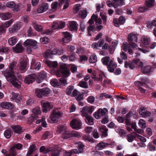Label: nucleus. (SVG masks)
<instances>
[{"label":"nucleus","mask_w":156,"mask_h":156,"mask_svg":"<svg viewBox=\"0 0 156 156\" xmlns=\"http://www.w3.org/2000/svg\"><path fill=\"white\" fill-rule=\"evenodd\" d=\"M17 62H12L9 66V69L3 72L7 80L10 82L14 87L18 88L20 87L21 83L16 77L15 75L17 73Z\"/></svg>","instance_id":"nucleus-1"},{"label":"nucleus","mask_w":156,"mask_h":156,"mask_svg":"<svg viewBox=\"0 0 156 156\" xmlns=\"http://www.w3.org/2000/svg\"><path fill=\"white\" fill-rule=\"evenodd\" d=\"M62 116V114L57 109H53L50 116L48 119V122L51 123H56Z\"/></svg>","instance_id":"nucleus-2"},{"label":"nucleus","mask_w":156,"mask_h":156,"mask_svg":"<svg viewBox=\"0 0 156 156\" xmlns=\"http://www.w3.org/2000/svg\"><path fill=\"white\" fill-rule=\"evenodd\" d=\"M41 113V111L40 110L39 106L35 107L32 110V114L28 119V121L29 124L31 123L38 117L39 115Z\"/></svg>","instance_id":"nucleus-3"},{"label":"nucleus","mask_w":156,"mask_h":156,"mask_svg":"<svg viewBox=\"0 0 156 156\" xmlns=\"http://www.w3.org/2000/svg\"><path fill=\"white\" fill-rule=\"evenodd\" d=\"M60 73H62L63 76L65 77H67L69 76L70 72L66 64H63L61 65L59 70H58L56 73V75L59 77L60 76Z\"/></svg>","instance_id":"nucleus-4"},{"label":"nucleus","mask_w":156,"mask_h":156,"mask_svg":"<svg viewBox=\"0 0 156 156\" xmlns=\"http://www.w3.org/2000/svg\"><path fill=\"white\" fill-rule=\"evenodd\" d=\"M37 42L34 40L27 39L24 42L23 44L24 46H27V51L28 53H30L31 52L32 50L30 48H29V47L31 46L34 49H36L37 48Z\"/></svg>","instance_id":"nucleus-5"},{"label":"nucleus","mask_w":156,"mask_h":156,"mask_svg":"<svg viewBox=\"0 0 156 156\" xmlns=\"http://www.w3.org/2000/svg\"><path fill=\"white\" fill-rule=\"evenodd\" d=\"M70 125L73 128L78 129L81 128L82 124L79 120L76 119H73L71 121Z\"/></svg>","instance_id":"nucleus-6"},{"label":"nucleus","mask_w":156,"mask_h":156,"mask_svg":"<svg viewBox=\"0 0 156 156\" xmlns=\"http://www.w3.org/2000/svg\"><path fill=\"white\" fill-rule=\"evenodd\" d=\"M41 105L43 108L42 111L46 113L52 108V107L48 102L45 101H42L41 102Z\"/></svg>","instance_id":"nucleus-7"},{"label":"nucleus","mask_w":156,"mask_h":156,"mask_svg":"<svg viewBox=\"0 0 156 156\" xmlns=\"http://www.w3.org/2000/svg\"><path fill=\"white\" fill-rule=\"evenodd\" d=\"M36 78V76L34 74L29 75L25 78L24 81L26 83L29 84L34 81Z\"/></svg>","instance_id":"nucleus-8"},{"label":"nucleus","mask_w":156,"mask_h":156,"mask_svg":"<svg viewBox=\"0 0 156 156\" xmlns=\"http://www.w3.org/2000/svg\"><path fill=\"white\" fill-rule=\"evenodd\" d=\"M31 68L37 70H38L40 69L41 65L40 62L37 61L36 60L33 59L31 62Z\"/></svg>","instance_id":"nucleus-9"},{"label":"nucleus","mask_w":156,"mask_h":156,"mask_svg":"<svg viewBox=\"0 0 156 156\" xmlns=\"http://www.w3.org/2000/svg\"><path fill=\"white\" fill-rule=\"evenodd\" d=\"M48 8V5L47 3H44L38 8L37 12L38 13H42L46 11Z\"/></svg>","instance_id":"nucleus-10"},{"label":"nucleus","mask_w":156,"mask_h":156,"mask_svg":"<svg viewBox=\"0 0 156 156\" xmlns=\"http://www.w3.org/2000/svg\"><path fill=\"white\" fill-rule=\"evenodd\" d=\"M62 34L63 36V37L62 38V41L65 43L69 42L71 38L70 34L68 32H63Z\"/></svg>","instance_id":"nucleus-11"},{"label":"nucleus","mask_w":156,"mask_h":156,"mask_svg":"<svg viewBox=\"0 0 156 156\" xmlns=\"http://www.w3.org/2000/svg\"><path fill=\"white\" fill-rule=\"evenodd\" d=\"M145 109V108L144 107H141L139 112L140 115L144 117L149 116L151 115V112L149 111H146Z\"/></svg>","instance_id":"nucleus-12"},{"label":"nucleus","mask_w":156,"mask_h":156,"mask_svg":"<svg viewBox=\"0 0 156 156\" xmlns=\"http://www.w3.org/2000/svg\"><path fill=\"white\" fill-rule=\"evenodd\" d=\"M128 52L130 54H133V49L137 47L136 44L132 41H128Z\"/></svg>","instance_id":"nucleus-13"},{"label":"nucleus","mask_w":156,"mask_h":156,"mask_svg":"<svg viewBox=\"0 0 156 156\" xmlns=\"http://www.w3.org/2000/svg\"><path fill=\"white\" fill-rule=\"evenodd\" d=\"M27 62L26 60L21 59L19 66L20 69L21 71H25L26 70Z\"/></svg>","instance_id":"nucleus-14"},{"label":"nucleus","mask_w":156,"mask_h":156,"mask_svg":"<svg viewBox=\"0 0 156 156\" xmlns=\"http://www.w3.org/2000/svg\"><path fill=\"white\" fill-rule=\"evenodd\" d=\"M99 130L102 133V136L106 137L108 136V129L105 126H102L99 127Z\"/></svg>","instance_id":"nucleus-15"},{"label":"nucleus","mask_w":156,"mask_h":156,"mask_svg":"<svg viewBox=\"0 0 156 156\" xmlns=\"http://www.w3.org/2000/svg\"><path fill=\"white\" fill-rule=\"evenodd\" d=\"M105 40L102 39L99 40L98 43L95 42L92 44V47L96 49H98V47H101L104 44Z\"/></svg>","instance_id":"nucleus-16"},{"label":"nucleus","mask_w":156,"mask_h":156,"mask_svg":"<svg viewBox=\"0 0 156 156\" xmlns=\"http://www.w3.org/2000/svg\"><path fill=\"white\" fill-rule=\"evenodd\" d=\"M101 62L105 65L108 66L109 64H111L113 62V60L111 59L108 56H106L103 58L101 59Z\"/></svg>","instance_id":"nucleus-17"},{"label":"nucleus","mask_w":156,"mask_h":156,"mask_svg":"<svg viewBox=\"0 0 156 156\" xmlns=\"http://www.w3.org/2000/svg\"><path fill=\"white\" fill-rule=\"evenodd\" d=\"M0 106L3 108L11 109L13 107V105L10 102H4L0 104Z\"/></svg>","instance_id":"nucleus-18"},{"label":"nucleus","mask_w":156,"mask_h":156,"mask_svg":"<svg viewBox=\"0 0 156 156\" xmlns=\"http://www.w3.org/2000/svg\"><path fill=\"white\" fill-rule=\"evenodd\" d=\"M137 34L132 33L129 34L128 35V41H135L137 42Z\"/></svg>","instance_id":"nucleus-19"},{"label":"nucleus","mask_w":156,"mask_h":156,"mask_svg":"<svg viewBox=\"0 0 156 156\" xmlns=\"http://www.w3.org/2000/svg\"><path fill=\"white\" fill-rule=\"evenodd\" d=\"M46 76V74L45 72L42 71L41 72L37 79V83H41Z\"/></svg>","instance_id":"nucleus-20"},{"label":"nucleus","mask_w":156,"mask_h":156,"mask_svg":"<svg viewBox=\"0 0 156 156\" xmlns=\"http://www.w3.org/2000/svg\"><path fill=\"white\" fill-rule=\"evenodd\" d=\"M12 128L14 132L17 133H20L23 131V128L19 125H13Z\"/></svg>","instance_id":"nucleus-21"},{"label":"nucleus","mask_w":156,"mask_h":156,"mask_svg":"<svg viewBox=\"0 0 156 156\" xmlns=\"http://www.w3.org/2000/svg\"><path fill=\"white\" fill-rule=\"evenodd\" d=\"M69 28L71 31H75L77 29V24L76 22L72 21L69 22Z\"/></svg>","instance_id":"nucleus-22"},{"label":"nucleus","mask_w":156,"mask_h":156,"mask_svg":"<svg viewBox=\"0 0 156 156\" xmlns=\"http://www.w3.org/2000/svg\"><path fill=\"white\" fill-rule=\"evenodd\" d=\"M20 28V26L18 24H15L12 27L9 29V32L10 33H13L16 32Z\"/></svg>","instance_id":"nucleus-23"},{"label":"nucleus","mask_w":156,"mask_h":156,"mask_svg":"<svg viewBox=\"0 0 156 156\" xmlns=\"http://www.w3.org/2000/svg\"><path fill=\"white\" fill-rule=\"evenodd\" d=\"M108 145V144L107 143H104L101 142L96 145V148L97 150H101L107 147Z\"/></svg>","instance_id":"nucleus-24"},{"label":"nucleus","mask_w":156,"mask_h":156,"mask_svg":"<svg viewBox=\"0 0 156 156\" xmlns=\"http://www.w3.org/2000/svg\"><path fill=\"white\" fill-rule=\"evenodd\" d=\"M107 68L108 71L111 73H113L115 69L117 67V65L114 62L110 64L108 66H107Z\"/></svg>","instance_id":"nucleus-25"},{"label":"nucleus","mask_w":156,"mask_h":156,"mask_svg":"<svg viewBox=\"0 0 156 156\" xmlns=\"http://www.w3.org/2000/svg\"><path fill=\"white\" fill-rule=\"evenodd\" d=\"M23 147V145L20 144H16L10 149L11 151L14 152H16V148L18 150H21Z\"/></svg>","instance_id":"nucleus-26"},{"label":"nucleus","mask_w":156,"mask_h":156,"mask_svg":"<svg viewBox=\"0 0 156 156\" xmlns=\"http://www.w3.org/2000/svg\"><path fill=\"white\" fill-rule=\"evenodd\" d=\"M36 147L34 144H32L27 151V156L31 155L36 150Z\"/></svg>","instance_id":"nucleus-27"},{"label":"nucleus","mask_w":156,"mask_h":156,"mask_svg":"<svg viewBox=\"0 0 156 156\" xmlns=\"http://www.w3.org/2000/svg\"><path fill=\"white\" fill-rule=\"evenodd\" d=\"M134 63H135L134 60L131 62L129 61L128 62L126 61L125 62V67L126 68L129 67L130 69H133L136 67V66L134 65Z\"/></svg>","instance_id":"nucleus-28"},{"label":"nucleus","mask_w":156,"mask_h":156,"mask_svg":"<svg viewBox=\"0 0 156 156\" xmlns=\"http://www.w3.org/2000/svg\"><path fill=\"white\" fill-rule=\"evenodd\" d=\"M13 50L14 52L16 53H21L23 51V48L21 45L17 44L15 47L13 48Z\"/></svg>","instance_id":"nucleus-29"},{"label":"nucleus","mask_w":156,"mask_h":156,"mask_svg":"<svg viewBox=\"0 0 156 156\" xmlns=\"http://www.w3.org/2000/svg\"><path fill=\"white\" fill-rule=\"evenodd\" d=\"M72 137L71 133L68 130H66L62 133V137L64 139H67Z\"/></svg>","instance_id":"nucleus-30"},{"label":"nucleus","mask_w":156,"mask_h":156,"mask_svg":"<svg viewBox=\"0 0 156 156\" xmlns=\"http://www.w3.org/2000/svg\"><path fill=\"white\" fill-rule=\"evenodd\" d=\"M12 96L11 98V100L12 101H15L18 102L21 99V98L20 96L16 93H12Z\"/></svg>","instance_id":"nucleus-31"},{"label":"nucleus","mask_w":156,"mask_h":156,"mask_svg":"<svg viewBox=\"0 0 156 156\" xmlns=\"http://www.w3.org/2000/svg\"><path fill=\"white\" fill-rule=\"evenodd\" d=\"M59 2L60 5L64 4L63 8V9H66L69 6V0H59Z\"/></svg>","instance_id":"nucleus-32"},{"label":"nucleus","mask_w":156,"mask_h":156,"mask_svg":"<svg viewBox=\"0 0 156 156\" xmlns=\"http://www.w3.org/2000/svg\"><path fill=\"white\" fill-rule=\"evenodd\" d=\"M150 39L147 37L143 36L141 39V41L142 43L145 45H148L150 42Z\"/></svg>","instance_id":"nucleus-33"},{"label":"nucleus","mask_w":156,"mask_h":156,"mask_svg":"<svg viewBox=\"0 0 156 156\" xmlns=\"http://www.w3.org/2000/svg\"><path fill=\"white\" fill-rule=\"evenodd\" d=\"M45 63L50 67H53L56 68L58 66V63L56 62H51L46 61L45 62Z\"/></svg>","instance_id":"nucleus-34"},{"label":"nucleus","mask_w":156,"mask_h":156,"mask_svg":"<svg viewBox=\"0 0 156 156\" xmlns=\"http://www.w3.org/2000/svg\"><path fill=\"white\" fill-rule=\"evenodd\" d=\"M36 95L39 98H42L44 97L42 89H36L35 91Z\"/></svg>","instance_id":"nucleus-35"},{"label":"nucleus","mask_w":156,"mask_h":156,"mask_svg":"<svg viewBox=\"0 0 156 156\" xmlns=\"http://www.w3.org/2000/svg\"><path fill=\"white\" fill-rule=\"evenodd\" d=\"M17 38L16 37L14 36L9 38L8 40V43L11 45H13L16 43Z\"/></svg>","instance_id":"nucleus-36"},{"label":"nucleus","mask_w":156,"mask_h":156,"mask_svg":"<svg viewBox=\"0 0 156 156\" xmlns=\"http://www.w3.org/2000/svg\"><path fill=\"white\" fill-rule=\"evenodd\" d=\"M151 67L150 66H147L141 68V71L144 73H149L151 70Z\"/></svg>","instance_id":"nucleus-37"},{"label":"nucleus","mask_w":156,"mask_h":156,"mask_svg":"<svg viewBox=\"0 0 156 156\" xmlns=\"http://www.w3.org/2000/svg\"><path fill=\"white\" fill-rule=\"evenodd\" d=\"M86 122L89 125H92L94 124L93 118L90 116H87L85 119Z\"/></svg>","instance_id":"nucleus-38"},{"label":"nucleus","mask_w":156,"mask_h":156,"mask_svg":"<svg viewBox=\"0 0 156 156\" xmlns=\"http://www.w3.org/2000/svg\"><path fill=\"white\" fill-rule=\"evenodd\" d=\"M138 124L141 128H145L146 127V122L143 119H140L139 120Z\"/></svg>","instance_id":"nucleus-39"},{"label":"nucleus","mask_w":156,"mask_h":156,"mask_svg":"<svg viewBox=\"0 0 156 156\" xmlns=\"http://www.w3.org/2000/svg\"><path fill=\"white\" fill-rule=\"evenodd\" d=\"M33 25L34 28L38 31H41L42 30V27L41 26L39 25L36 22L33 23Z\"/></svg>","instance_id":"nucleus-40"},{"label":"nucleus","mask_w":156,"mask_h":156,"mask_svg":"<svg viewBox=\"0 0 156 156\" xmlns=\"http://www.w3.org/2000/svg\"><path fill=\"white\" fill-rule=\"evenodd\" d=\"M134 65L136 66V67L137 66H138L139 67L143 68V63L142 62L140 61V60L139 59H136L134 60Z\"/></svg>","instance_id":"nucleus-41"},{"label":"nucleus","mask_w":156,"mask_h":156,"mask_svg":"<svg viewBox=\"0 0 156 156\" xmlns=\"http://www.w3.org/2000/svg\"><path fill=\"white\" fill-rule=\"evenodd\" d=\"M133 134H134L135 135V134L136 133L134 132L132 133V134H129L127 135V140L129 142H131L133 141L134 140V138L136 137L134 135H133Z\"/></svg>","instance_id":"nucleus-42"},{"label":"nucleus","mask_w":156,"mask_h":156,"mask_svg":"<svg viewBox=\"0 0 156 156\" xmlns=\"http://www.w3.org/2000/svg\"><path fill=\"white\" fill-rule=\"evenodd\" d=\"M44 96H47L49 94L50 92V89L48 87H44L42 89Z\"/></svg>","instance_id":"nucleus-43"},{"label":"nucleus","mask_w":156,"mask_h":156,"mask_svg":"<svg viewBox=\"0 0 156 156\" xmlns=\"http://www.w3.org/2000/svg\"><path fill=\"white\" fill-rule=\"evenodd\" d=\"M50 83L54 87H57L60 85V83H58V80L56 79L51 80Z\"/></svg>","instance_id":"nucleus-44"},{"label":"nucleus","mask_w":156,"mask_h":156,"mask_svg":"<svg viewBox=\"0 0 156 156\" xmlns=\"http://www.w3.org/2000/svg\"><path fill=\"white\" fill-rule=\"evenodd\" d=\"M154 0H146V5L149 7H151L154 5Z\"/></svg>","instance_id":"nucleus-45"},{"label":"nucleus","mask_w":156,"mask_h":156,"mask_svg":"<svg viewBox=\"0 0 156 156\" xmlns=\"http://www.w3.org/2000/svg\"><path fill=\"white\" fill-rule=\"evenodd\" d=\"M78 85L82 87L87 88L88 85L87 82L84 81H81L78 83Z\"/></svg>","instance_id":"nucleus-46"},{"label":"nucleus","mask_w":156,"mask_h":156,"mask_svg":"<svg viewBox=\"0 0 156 156\" xmlns=\"http://www.w3.org/2000/svg\"><path fill=\"white\" fill-rule=\"evenodd\" d=\"M89 61L90 63H94L97 61V57L94 54L91 55L89 59Z\"/></svg>","instance_id":"nucleus-47"},{"label":"nucleus","mask_w":156,"mask_h":156,"mask_svg":"<svg viewBox=\"0 0 156 156\" xmlns=\"http://www.w3.org/2000/svg\"><path fill=\"white\" fill-rule=\"evenodd\" d=\"M97 15H96L94 14H93L92 15L91 19L89 20L88 22L90 25H92V24H94V21H95V20L97 19Z\"/></svg>","instance_id":"nucleus-48"},{"label":"nucleus","mask_w":156,"mask_h":156,"mask_svg":"<svg viewBox=\"0 0 156 156\" xmlns=\"http://www.w3.org/2000/svg\"><path fill=\"white\" fill-rule=\"evenodd\" d=\"M12 15L9 12L4 13L3 16V19L4 20H8L10 19L12 17Z\"/></svg>","instance_id":"nucleus-49"},{"label":"nucleus","mask_w":156,"mask_h":156,"mask_svg":"<svg viewBox=\"0 0 156 156\" xmlns=\"http://www.w3.org/2000/svg\"><path fill=\"white\" fill-rule=\"evenodd\" d=\"M88 108L87 106H86V107L83 108L82 110L81 111V112L82 113V115L83 116H87V115L88 114Z\"/></svg>","instance_id":"nucleus-50"},{"label":"nucleus","mask_w":156,"mask_h":156,"mask_svg":"<svg viewBox=\"0 0 156 156\" xmlns=\"http://www.w3.org/2000/svg\"><path fill=\"white\" fill-rule=\"evenodd\" d=\"M6 5L7 7L10 8H14L16 6V4L14 2L12 1H10L8 2Z\"/></svg>","instance_id":"nucleus-51"},{"label":"nucleus","mask_w":156,"mask_h":156,"mask_svg":"<svg viewBox=\"0 0 156 156\" xmlns=\"http://www.w3.org/2000/svg\"><path fill=\"white\" fill-rule=\"evenodd\" d=\"M60 151L57 149H54L53 148L51 152V155L52 156H58L59 155Z\"/></svg>","instance_id":"nucleus-52"},{"label":"nucleus","mask_w":156,"mask_h":156,"mask_svg":"<svg viewBox=\"0 0 156 156\" xmlns=\"http://www.w3.org/2000/svg\"><path fill=\"white\" fill-rule=\"evenodd\" d=\"M13 22V20H11L9 21L5 22L4 24H2L4 25L5 28H8L10 26Z\"/></svg>","instance_id":"nucleus-53"},{"label":"nucleus","mask_w":156,"mask_h":156,"mask_svg":"<svg viewBox=\"0 0 156 156\" xmlns=\"http://www.w3.org/2000/svg\"><path fill=\"white\" fill-rule=\"evenodd\" d=\"M52 55L51 54V51L50 50H48L45 52L44 56L45 58H52Z\"/></svg>","instance_id":"nucleus-54"},{"label":"nucleus","mask_w":156,"mask_h":156,"mask_svg":"<svg viewBox=\"0 0 156 156\" xmlns=\"http://www.w3.org/2000/svg\"><path fill=\"white\" fill-rule=\"evenodd\" d=\"M118 131L119 134L121 136H124L126 134V130L121 129H118Z\"/></svg>","instance_id":"nucleus-55"},{"label":"nucleus","mask_w":156,"mask_h":156,"mask_svg":"<svg viewBox=\"0 0 156 156\" xmlns=\"http://www.w3.org/2000/svg\"><path fill=\"white\" fill-rule=\"evenodd\" d=\"M100 16L103 20V23L105 24H106L107 19V17L106 15L105 14L100 13Z\"/></svg>","instance_id":"nucleus-56"},{"label":"nucleus","mask_w":156,"mask_h":156,"mask_svg":"<svg viewBox=\"0 0 156 156\" xmlns=\"http://www.w3.org/2000/svg\"><path fill=\"white\" fill-rule=\"evenodd\" d=\"M80 17L83 18H84L86 17L87 15V12L85 10L81 11L79 13Z\"/></svg>","instance_id":"nucleus-57"},{"label":"nucleus","mask_w":156,"mask_h":156,"mask_svg":"<svg viewBox=\"0 0 156 156\" xmlns=\"http://www.w3.org/2000/svg\"><path fill=\"white\" fill-rule=\"evenodd\" d=\"M11 131L9 129L6 130L4 132V135L7 138H9L11 136Z\"/></svg>","instance_id":"nucleus-58"},{"label":"nucleus","mask_w":156,"mask_h":156,"mask_svg":"<svg viewBox=\"0 0 156 156\" xmlns=\"http://www.w3.org/2000/svg\"><path fill=\"white\" fill-rule=\"evenodd\" d=\"M9 51L7 47L3 46L0 48V53H7Z\"/></svg>","instance_id":"nucleus-59"},{"label":"nucleus","mask_w":156,"mask_h":156,"mask_svg":"<svg viewBox=\"0 0 156 156\" xmlns=\"http://www.w3.org/2000/svg\"><path fill=\"white\" fill-rule=\"evenodd\" d=\"M49 39L47 37L41 38L40 39L41 42L44 44H47L48 42Z\"/></svg>","instance_id":"nucleus-60"},{"label":"nucleus","mask_w":156,"mask_h":156,"mask_svg":"<svg viewBox=\"0 0 156 156\" xmlns=\"http://www.w3.org/2000/svg\"><path fill=\"white\" fill-rule=\"evenodd\" d=\"M71 134H72V137H79L81 136L80 133L76 131H73L71 133Z\"/></svg>","instance_id":"nucleus-61"},{"label":"nucleus","mask_w":156,"mask_h":156,"mask_svg":"<svg viewBox=\"0 0 156 156\" xmlns=\"http://www.w3.org/2000/svg\"><path fill=\"white\" fill-rule=\"evenodd\" d=\"M99 112H101L102 115H105L108 112V110L106 108H104L103 109L100 108L98 109Z\"/></svg>","instance_id":"nucleus-62"},{"label":"nucleus","mask_w":156,"mask_h":156,"mask_svg":"<svg viewBox=\"0 0 156 156\" xmlns=\"http://www.w3.org/2000/svg\"><path fill=\"white\" fill-rule=\"evenodd\" d=\"M80 9V5L79 4H76L75 5L74 7L73 12L74 13H76Z\"/></svg>","instance_id":"nucleus-63"},{"label":"nucleus","mask_w":156,"mask_h":156,"mask_svg":"<svg viewBox=\"0 0 156 156\" xmlns=\"http://www.w3.org/2000/svg\"><path fill=\"white\" fill-rule=\"evenodd\" d=\"M74 89V87L73 86H69L67 89L66 90V94L69 95L71 94L72 90Z\"/></svg>","instance_id":"nucleus-64"}]
</instances>
